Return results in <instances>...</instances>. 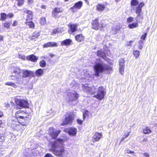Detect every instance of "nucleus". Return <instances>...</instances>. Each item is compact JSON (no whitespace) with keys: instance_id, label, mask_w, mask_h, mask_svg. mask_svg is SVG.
I'll return each instance as SVG.
<instances>
[{"instance_id":"obj_1","label":"nucleus","mask_w":157,"mask_h":157,"mask_svg":"<svg viewBox=\"0 0 157 157\" xmlns=\"http://www.w3.org/2000/svg\"><path fill=\"white\" fill-rule=\"evenodd\" d=\"M64 140L59 138L51 143V148L49 151L55 155L59 157H63L66 154V151L63 146Z\"/></svg>"},{"instance_id":"obj_2","label":"nucleus","mask_w":157,"mask_h":157,"mask_svg":"<svg viewBox=\"0 0 157 157\" xmlns=\"http://www.w3.org/2000/svg\"><path fill=\"white\" fill-rule=\"evenodd\" d=\"M31 118L28 116H23L20 119V121L12 120L10 124V127L15 130L22 132L25 129L24 126H26L29 123Z\"/></svg>"},{"instance_id":"obj_3","label":"nucleus","mask_w":157,"mask_h":157,"mask_svg":"<svg viewBox=\"0 0 157 157\" xmlns=\"http://www.w3.org/2000/svg\"><path fill=\"white\" fill-rule=\"evenodd\" d=\"M94 69L95 72L94 75L96 77L99 76L100 73L113 70L112 67L102 63H96L94 66Z\"/></svg>"},{"instance_id":"obj_4","label":"nucleus","mask_w":157,"mask_h":157,"mask_svg":"<svg viewBox=\"0 0 157 157\" xmlns=\"http://www.w3.org/2000/svg\"><path fill=\"white\" fill-rule=\"evenodd\" d=\"M65 118L60 125L61 126L68 124L71 125L72 124L73 121L74 119V114L73 113H71V112H67L65 115Z\"/></svg>"},{"instance_id":"obj_5","label":"nucleus","mask_w":157,"mask_h":157,"mask_svg":"<svg viewBox=\"0 0 157 157\" xmlns=\"http://www.w3.org/2000/svg\"><path fill=\"white\" fill-rule=\"evenodd\" d=\"M106 92L105 89L102 86L98 87L97 93L93 97L96 98L99 100L103 99L106 94Z\"/></svg>"},{"instance_id":"obj_6","label":"nucleus","mask_w":157,"mask_h":157,"mask_svg":"<svg viewBox=\"0 0 157 157\" xmlns=\"http://www.w3.org/2000/svg\"><path fill=\"white\" fill-rule=\"evenodd\" d=\"M15 102L16 105L22 108H28L29 104L27 100L21 98H15Z\"/></svg>"},{"instance_id":"obj_7","label":"nucleus","mask_w":157,"mask_h":157,"mask_svg":"<svg viewBox=\"0 0 157 157\" xmlns=\"http://www.w3.org/2000/svg\"><path fill=\"white\" fill-rule=\"evenodd\" d=\"M61 132L60 130H56L53 127H50L48 129V134L52 139L56 140Z\"/></svg>"},{"instance_id":"obj_8","label":"nucleus","mask_w":157,"mask_h":157,"mask_svg":"<svg viewBox=\"0 0 157 157\" xmlns=\"http://www.w3.org/2000/svg\"><path fill=\"white\" fill-rule=\"evenodd\" d=\"M92 28L95 30H98L100 28H102L103 27V24L100 25L99 22V18L97 17L92 20L91 22Z\"/></svg>"},{"instance_id":"obj_9","label":"nucleus","mask_w":157,"mask_h":157,"mask_svg":"<svg viewBox=\"0 0 157 157\" xmlns=\"http://www.w3.org/2000/svg\"><path fill=\"white\" fill-rule=\"evenodd\" d=\"M82 87L86 92L90 95H92L96 92L97 87L95 86H93L92 87H90L87 86H85V85H83L82 86Z\"/></svg>"},{"instance_id":"obj_10","label":"nucleus","mask_w":157,"mask_h":157,"mask_svg":"<svg viewBox=\"0 0 157 157\" xmlns=\"http://www.w3.org/2000/svg\"><path fill=\"white\" fill-rule=\"evenodd\" d=\"M63 10H61V8L59 7H56L54 8L53 9L52 12V16L56 19L59 17V14L60 13H62Z\"/></svg>"},{"instance_id":"obj_11","label":"nucleus","mask_w":157,"mask_h":157,"mask_svg":"<svg viewBox=\"0 0 157 157\" xmlns=\"http://www.w3.org/2000/svg\"><path fill=\"white\" fill-rule=\"evenodd\" d=\"M0 20L1 21L6 20L8 17L12 18L14 16V14L11 13H9L8 14H6L5 13H1L0 14Z\"/></svg>"},{"instance_id":"obj_12","label":"nucleus","mask_w":157,"mask_h":157,"mask_svg":"<svg viewBox=\"0 0 157 157\" xmlns=\"http://www.w3.org/2000/svg\"><path fill=\"white\" fill-rule=\"evenodd\" d=\"M35 76L34 72L28 70H22V77L23 78H26L29 77H34Z\"/></svg>"},{"instance_id":"obj_13","label":"nucleus","mask_w":157,"mask_h":157,"mask_svg":"<svg viewBox=\"0 0 157 157\" xmlns=\"http://www.w3.org/2000/svg\"><path fill=\"white\" fill-rule=\"evenodd\" d=\"M64 131L68 133L70 136H75L76 135L77 131L76 128L70 127L68 130L67 128L64 129Z\"/></svg>"},{"instance_id":"obj_14","label":"nucleus","mask_w":157,"mask_h":157,"mask_svg":"<svg viewBox=\"0 0 157 157\" xmlns=\"http://www.w3.org/2000/svg\"><path fill=\"white\" fill-rule=\"evenodd\" d=\"M26 113L23 110H19L15 113V117L17 121H20V119Z\"/></svg>"},{"instance_id":"obj_15","label":"nucleus","mask_w":157,"mask_h":157,"mask_svg":"<svg viewBox=\"0 0 157 157\" xmlns=\"http://www.w3.org/2000/svg\"><path fill=\"white\" fill-rule=\"evenodd\" d=\"M144 6V3L143 2H141L136 7L135 13L136 14H137V17H138L140 16V13L142 11V8Z\"/></svg>"},{"instance_id":"obj_16","label":"nucleus","mask_w":157,"mask_h":157,"mask_svg":"<svg viewBox=\"0 0 157 157\" xmlns=\"http://www.w3.org/2000/svg\"><path fill=\"white\" fill-rule=\"evenodd\" d=\"M102 133L95 132L94 133L92 137L93 140V142L98 141L102 137Z\"/></svg>"},{"instance_id":"obj_17","label":"nucleus","mask_w":157,"mask_h":157,"mask_svg":"<svg viewBox=\"0 0 157 157\" xmlns=\"http://www.w3.org/2000/svg\"><path fill=\"white\" fill-rule=\"evenodd\" d=\"M78 25L77 24H69L68 25V27L69 29L68 32H69V31H70L71 33H73L77 31Z\"/></svg>"},{"instance_id":"obj_18","label":"nucleus","mask_w":157,"mask_h":157,"mask_svg":"<svg viewBox=\"0 0 157 157\" xmlns=\"http://www.w3.org/2000/svg\"><path fill=\"white\" fill-rule=\"evenodd\" d=\"M24 13L27 14L26 19V21L32 20L33 19V13L31 11L26 10L24 11Z\"/></svg>"},{"instance_id":"obj_19","label":"nucleus","mask_w":157,"mask_h":157,"mask_svg":"<svg viewBox=\"0 0 157 157\" xmlns=\"http://www.w3.org/2000/svg\"><path fill=\"white\" fill-rule=\"evenodd\" d=\"M38 57L33 54L28 56L26 57L27 60L33 62H36L38 59Z\"/></svg>"},{"instance_id":"obj_20","label":"nucleus","mask_w":157,"mask_h":157,"mask_svg":"<svg viewBox=\"0 0 157 157\" xmlns=\"http://www.w3.org/2000/svg\"><path fill=\"white\" fill-rule=\"evenodd\" d=\"M96 10L98 12H102L105 9V5L101 3H98L96 6Z\"/></svg>"},{"instance_id":"obj_21","label":"nucleus","mask_w":157,"mask_h":157,"mask_svg":"<svg viewBox=\"0 0 157 157\" xmlns=\"http://www.w3.org/2000/svg\"><path fill=\"white\" fill-rule=\"evenodd\" d=\"M96 53L98 57H101L103 59H105L106 58V54L101 50L97 51Z\"/></svg>"},{"instance_id":"obj_22","label":"nucleus","mask_w":157,"mask_h":157,"mask_svg":"<svg viewBox=\"0 0 157 157\" xmlns=\"http://www.w3.org/2000/svg\"><path fill=\"white\" fill-rule=\"evenodd\" d=\"M57 44L54 42H49L44 44L43 45L44 48H48L49 47H57Z\"/></svg>"},{"instance_id":"obj_23","label":"nucleus","mask_w":157,"mask_h":157,"mask_svg":"<svg viewBox=\"0 0 157 157\" xmlns=\"http://www.w3.org/2000/svg\"><path fill=\"white\" fill-rule=\"evenodd\" d=\"M72 42V40L71 39H66L61 41L60 44L62 46H68L71 44Z\"/></svg>"},{"instance_id":"obj_24","label":"nucleus","mask_w":157,"mask_h":157,"mask_svg":"<svg viewBox=\"0 0 157 157\" xmlns=\"http://www.w3.org/2000/svg\"><path fill=\"white\" fill-rule=\"evenodd\" d=\"M82 4L83 2L82 1H79L75 3L74 5L71 7V9H73L74 8H75L78 9H80L82 7Z\"/></svg>"},{"instance_id":"obj_25","label":"nucleus","mask_w":157,"mask_h":157,"mask_svg":"<svg viewBox=\"0 0 157 157\" xmlns=\"http://www.w3.org/2000/svg\"><path fill=\"white\" fill-rule=\"evenodd\" d=\"M76 40L78 42H80L84 40V37L82 34H80L76 35L75 36Z\"/></svg>"},{"instance_id":"obj_26","label":"nucleus","mask_w":157,"mask_h":157,"mask_svg":"<svg viewBox=\"0 0 157 157\" xmlns=\"http://www.w3.org/2000/svg\"><path fill=\"white\" fill-rule=\"evenodd\" d=\"M39 36L40 34L39 32L35 31L32 33L31 36L29 37V39L31 40H34L37 38Z\"/></svg>"},{"instance_id":"obj_27","label":"nucleus","mask_w":157,"mask_h":157,"mask_svg":"<svg viewBox=\"0 0 157 157\" xmlns=\"http://www.w3.org/2000/svg\"><path fill=\"white\" fill-rule=\"evenodd\" d=\"M25 24L27 25L30 28L34 29L35 28V24L32 21V20L26 21L25 22Z\"/></svg>"},{"instance_id":"obj_28","label":"nucleus","mask_w":157,"mask_h":157,"mask_svg":"<svg viewBox=\"0 0 157 157\" xmlns=\"http://www.w3.org/2000/svg\"><path fill=\"white\" fill-rule=\"evenodd\" d=\"M44 73L43 69L40 68L36 70L35 72V75L37 77H40L42 76Z\"/></svg>"},{"instance_id":"obj_29","label":"nucleus","mask_w":157,"mask_h":157,"mask_svg":"<svg viewBox=\"0 0 157 157\" xmlns=\"http://www.w3.org/2000/svg\"><path fill=\"white\" fill-rule=\"evenodd\" d=\"M21 73V70L18 67H16L12 72V73L15 74L16 75H20Z\"/></svg>"},{"instance_id":"obj_30","label":"nucleus","mask_w":157,"mask_h":157,"mask_svg":"<svg viewBox=\"0 0 157 157\" xmlns=\"http://www.w3.org/2000/svg\"><path fill=\"white\" fill-rule=\"evenodd\" d=\"M72 95L73 96V97L72 98H70L69 100V101H75L77 100L78 98V94L76 92L74 94H73Z\"/></svg>"},{"instance_id":"obj_31","label":"nucleus","mask_w":157,"mask_h":157,"mask_svg":"<svg viewBox=\"0 0 157 157\" xmlns=\"http://www.w3.org/2000/svg\"><path fill=\"white\" fill-rule=\"evenodd\" d=\"M143 132L144 134H149L151 132V131L148 127L146 126L143 128Z\"/></svg>"},{"instance_id":"obj_32","label":"nucleus","mask_w":157,"mask_h":157,"mask_svg":"<svg viewBox=\"0 0 157 157\" xmlns=\"http://www.w3.org/2000/svg\"><path fill=\"white\" fill-rule=\"evenodd\" d=\"M138 26V24L137 23L133 22L131 24L128 25V26L129 29H133L137 27Z\"/></svg>"},{"instance_id":"obj_33","label":"nucleus","mask_w":157,"mask_h":157,"mask_svg":"<svg viewBox=\"0 0 157 157\" xmlns=\"http://www.w3.org/2000/svg\"><path fill=\"white\" fill-rule=\"evenodd\" d=\"M140 52L137 50H134L133 51V54L136 59H137L140 56Z\"/></svg>"},{"instance_id":"obj_34","label":"nucleus","mask_w":157,"mask_h":157,"mask_svg":"<svg viewBox=\"0 0 157 157\" xmlns=\"http://www.w3.org/2000/svg\"><path fill=\"white\" fill-rule=\"evenodd\" d=\"M139 44L137 46L138 49L141 50L143 47L144 45V42L142 40H140L138 41Z\"/></svg>"},{"instance_id":"obj_35","label":"nucleus","mask_w":157,"mask_h":157,"mask_svg":"<svg viewBox=\"0 0 157 157\" xmlns=\"http://www.w3.org/2000/svg\"><path fill=\"white\" fill-rule=\"evenodd\" d=\"M130 132H124L123 137L121 139L120 142L124 141V139L128 137L130 135Z\"/></svg>"},{"instance_id":"obj_36","label":"nucleus","mask_w":157,"mask_h":157,"mask_svg":"<svg viewBox=\"0 0 157 157\" xmlns=\"http://www.w3.org/2000/svg\"><path fill=\"white\" fill-rule=\"evenodd\" d=\"M139 2L137 0H131L130 1V5L132 7L138 5Z\"/></svg>"},{"instance_id":"obj_37","label":"nucleus","mask_w":157,"mask_h":157,"mask_svg":"<svg viewBox=\"0 0 157 157\" xmlns=\"http://www.w3.org/2000/svg\"><path fill=\"white\" fill-rule=\"evenodd\" d=\"M5 85H6L11 86L14 88H16L17 87V86L14 83L11 82H7L5 83Z\"/></svg>"},{"instance_id":"obj_38","label":"nucleus","mask_w":157,"mask_h":157,"mask_svg":"<svg viewBox=\"0 0 157 157\" xmlns=\"http://www.w3.org/2000/svg\"><path fill=\"white\" fill-rule=\"evenodd\" d=\"M10 23L9 22H5L3 24V27L7 29L10 28Z\"/></svg>"},{"instance_id":"obj_39","label":"nucleus","mask_w":157,"mask_h":157,"mask_svg":"<svg viewBox=\"0 0 157 157\" xmlns=\"http://www.w3.org/2000/svg\"><path fill=\"white\" fill-rule=\"evenodd\" d=\"M40 24L42 25H43L46 24V20L45 18L44 17H41L40 20Z\"/></svg>"},{"instance_id":"obj_40","label":"nucleus","mask_w":157,"mask_h":157,"mask_svg":"<svg viewBox=\"0 0 157 157\" xmlns=\"http://www.w3.org/2000/svg\"><path fill=\"white\" fill-rule=\"evenodd\" d=\"M125 60L123 58H121L119 61V66L124 67Z\"/></svg>"},{"instance_id":"obj_41","label":"nucleus","mask_w":157,"mask_h":157,"mask_svg":"<svg viewBox=\"0 0 157 157\" xmlns=\"http://www.w3.org/2000/svg\"><path fill=\"white\" fill-rule=\"evenodd\" d=\"M39 65L41 67H45L46 65V63L45 61L44 60H41L39 62Z\"/></svg>"},{"instance_id":"obj_42","label":"nucleus","mask_w":157,"mask_h":157,"mask_svg":"<svg viewBox=\"0 0 157 157\" xmlns=\"http://www.w3.org/2000/svg\"><path fill=\"white\" fill-rule=\"evenodd\" d=\"M89 115V111L87 110H85L83 113V119L84 120L86 118V116H88Z\"/></svg>"},{"instance_id":"obj_43","label":"nucleus","mask_w":157,"mask_h":157,"mask_svg":"<svg viewBox=\"0 0 157 157\" xmlns=\"http://www.w3.org/2000/svg\"><path fill=\"white\" fill-rule=\"evenodd\" d=\"M147 36V33H144L140 37V39L143 40H145Z\"/></svg>"},{"instance_id":"obj_44","label":"nucleus","mask_w":157,"mask_h":157,"mask_svg":"<svg viewBox=\"0 0 157 157\" xmlns=\"http://www.w3.org/2000/svg\"><path fill=\"white\" fill-rule=\"evenodd\" d=\"M59 32V30L58 28H56L54 29L51 33V35H53Z\"/></svg>"},{"instance_id":"obj_45","label":"nucleus","mask_w":157,"mask_h":157,"mask_svg":"<svg viewBox=\"0 0 157 157\" xmlns=\"http://www.w3.org/2000/svg\"><path fill=\"white\" fill-rule=\"evenodd\" d=\"M124 67H119V71L121 74L123 75L124 72Z\"/></svg>"},{"instance_id":"obj_46","label":"nucleus","mask_w":157,"mask_h":157,"mask_svg":"<svg viewBox=\"0 0 157 157\" xmlns=\"http://www.w3.org/2000/svg\"><path fill=\"white\" fill-rule=\"evenodd\" d=\"M18 24V22L17 20H15L13 21V23L12 24V26L13 27H15L17 26Z\"/></svg>"},{"instance_id":"obj_47","label":"nucleus","mask_w":157,"mask_h":157,"mask_svg":"<svg viewBox=\"0 0 157 157\" xmlns=\"http://www.w3.org/2000/svg\"><path fill=\"white\" fill-rule=\"evenodd\" d=\"M133 21V18L132 17H130L127 18V22L130 23Z\"/></svg>"},{"instance_id":"obj_48","label":"nucleus","mask_w":157,"mask_h":157,"mask_svg":"<svg viewBox=\"0 0 157 157\" xmlns=\"http://www.w3.org/2000/svg\"><path fill=\"white\" fill-rule=\"evenodd\" d=\"M133 41L131 40L128 42L127 44H126V46H132V43L133 42Z\"/></svg>"},{"instance_id":"obj_49","label":"nucleus","mask_w":157,"mask_h":157,"mask_svg":"<svg viewBox=\"0 0 157 157\" xmlns=\"http://www.w3.org/2000/svg\"><path fill=\"white\" fill-rule=\"evenodd\" d=\"M76 121L77 123L80 125L82 124L83 123V121L79 119H77Z\"/></svg>"},{"instance_id":"obj_50","label":"nucleus","mask_w":157,"mask_h":157,"mask_svg":"<svg viewBox=\"0 0 157 157\" xmlns=\"http://www.w3.org/2000/svg\"><path fill=\"white\" fill-rule=\"evenodd\" d=\"M44 157H53V156L50 154L48 153L45 154Z\"/></svg>"},{"instance_id":"obj_51","label":"nucleus","mask_w":157,"mask_h":157,"mask_svg":"<svg viewBox=\"0 0 157 157\" xmlns=\"http://www.w3.org/2000/svg\"><path fill=\"white\" fill-rule=\"evenodd\" d=\"M19 57L20 58L23 60H25V57L24 55H19Z\"/></svg>"},{"instance_id":"obj_52","label":"nucleus","mask_w":157,"mask_h":157,"mask_svg":"<svg viewBox=\"0 0 157 157\" xmlns=\"http://www.w3.org/2000/svg\"><path fill=\"white\" fill-rule=\"evenodd\" d=\"M126 151V153H128V154H129V153L132 154V153H134V151H130L128 149Z\"/></svg>"},{"instance_id":"obj_53","label":"nucleus","mask_w":157,"mask_h":157,"mask_svg":"<svg viewBox=\"0 0 157 157\" xmlns=\"http://www.w3.org/2000/svg\"><path fill=\"white\" fill-rule=\"evenodd\" d=\"M143 155H144V156L146 157H150L149 154L147 153H146V152L144 153L143 154Z\"/></svg>"},{"instance_id":"obj_54","label":"nucleus","mask_w":157,"mask_h":157,"mask_svg":"<svg viewBox=\"0 0 157 157\" xmlns=\"http://www.w3.org/2000/svg\"><path fill=\"white\" fill-rule=\"evenodd\" d=\"M27 1L28 3L30 4L33 2L34 0H27Z\"/></svg>"},{"instance_id":"obj_55","label":"nucleus","mask_w":157,"mask_h":157,"mask_svg":"<svg viewBox=\"0 0 157 157\" xmlns=\"http://www.w3.org/2000/svg\"><path fill=\"white\" fill-rule=\"evenodd\" d=\"M46 6L45 5H42L41 6V8L43 9H46Z\"/></svg>"},{"instance_id":"obj_56","label":"nucleus","mask_w":157,"mask_h":157,"mask_svg":"<svg viewBox=\"0 0 157 157\" xmlns=\"http://www.w3.org/2000/svg\"><path fill=\"white\" fill-rule=\"evenodd\" d=\"M3 36L0 35V42L3 41Z\"/></svg>"},{"instance_id":"obj_57","label":"nucleus","mask_w":157,"mask_h":157,"mask_svg":"<svg viewBox=\"0 0 157 157\" xmlns=\"http://www.w3.org/2000/svg\"><path fill=\"white\" fill-rule=\"evenodd\" d=\"M148 141L147 139V138H144L143 140V142H147Z\"/></svg>"},{"instance_id":"obj_58","label":"nucleus","mask_w":157,"mask_h":157,"mask_svg":"<svg viewBox=\"0 0 157 157\" xmlns=\"http://www.w3.org/2000/svg\"><path fill=\"white\" fill-rule=\"evenodd\" d=\"M75 9H76L75 8H74L73 9H71V7L70 8V10H71V12L73 13H74L75 12Z\"/></svg>"},{"instance_id":"obj_59","label":"nucleus","mask_w":157,"mask_h":157,"mask_svg":"<svg viewBox=\"0 0 157 157\" xmlns=\"http://www.w3.org/2000/svg\"><path fill=\"white\" fill-rule=\"evenodd\" d=\"M51 57H52L54 56V55L53 54H50L49 55Z\"/></svg>"},{"instance_id":"obj_60","label":"nucleus","mask_w":157,"mask_h":157,"mask_svg":"<svg viewBox=\"0 0 157 157\" xmlns=\"http://www.w3.org/2000/svg\"><path fill=\"white\" fill-rule=\"evenodd\" d=\"M84 0L85 1V2L86 3H87L88 4H89V2H88V0Z\"/></svg>"},{"instance_id":"obj_61","label":"nucleus","mask_w":157,"mask_h":157,"mask_svg":"<svg viewBox=\"0 0 157 157\" xmlns=\"http://www.w3.org/2000/svg\"><path fill=\"white\" fill-rule=\"evenodd\" d=\"M2 124V121L0 120V127H1V125Z\"/></svg>"},{"instance_id":"obj_62","label":"nucleus","mask_w":157,"mask_h":157,"mask_svg":"<svg viewBox=\"0 0 157 157\" xmlns=\"http://www.w3.org/2000/svg\"><path fill=\"white\" fill-rule=\"evenodd\" d=\"M6 106L7 107H9L10 106V105L9 104H8L6 105Z\"/></svg>"},{"instance_id":"obj_63","label":"nucleus","mask_w":157,"mask_h":157,"mask_svg":"<svg viewBox=\"0 0 157 157\" xmlns=\"http://www.w3.org/2000/svg\"><path fill=\"white\" fill-rule=\"evenodd\" d=\"M120 0H115V1L116 2H118L119 1H120Z\"/></svg>"},{"instance_id":"obj_64","label":"nucleus","mask_w":157,"mask_h":157,"mask_svg":"<svg viewBox=\"0 0 157 157\" xmlns=\"http://www.w3.org/2000/svg\"><path fill=\"white\" fill-rule=\"evenodd\" d=\"M71 94V95H71V96L72 94H71H71Z\"/></svg>"}]
</instances>
